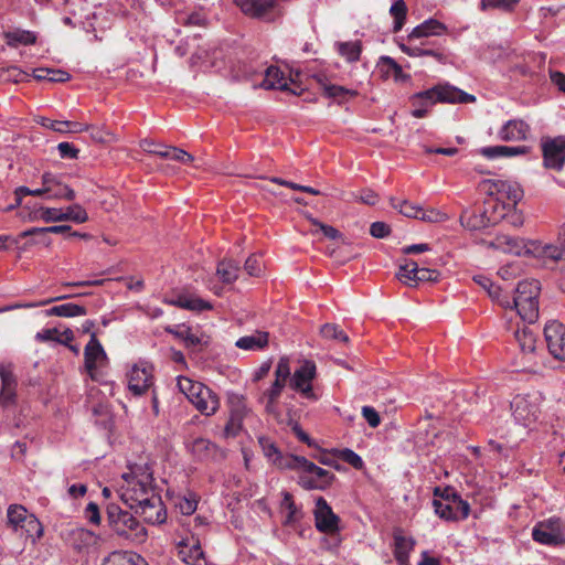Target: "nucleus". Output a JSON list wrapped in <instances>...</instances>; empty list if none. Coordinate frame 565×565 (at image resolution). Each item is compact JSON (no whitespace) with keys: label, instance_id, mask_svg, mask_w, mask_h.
<instances>
[{"label":"nucleus","instance_id":"nucleus-1","mask_svg":"<svg viewBox=\"0 0 565 565\" xmlns=\"http://www.w3.org/2000/svg\"><path fill=\"white\" fill-rule=\"evenodd\" d=\"M541 284L536 279L520 281L509 308H515L524 322L532 324L539 319V295Z\"/></svg>","mask_w":565,"mask_h":565},{"label":"nucleus","instance_id":"nucleus-2","mask_svg":"<svg viewBox=\"0 0 565 565\" xmlns=\"http://www.w3.org/2000/svg\"><path fill=\"white\" fill-rule=\"evenodd\" d=\"M413 105L418 103L433 106L436 103L470 104L476 102V96L468 94L452 85L439 84L427 90L414 94L411 97Z\"/></svg>","mask_w":565,"mask_h":565},{"label":"nucleus","instance_id":"nucleus-3","mask_svg":"<svg viewBox=\"0 0 565 565\" xmlns=\"http://www.w3.org/2000/svg\"><path fill=\"white\" fill-rule=\"evenodd\" d=\"M107 521L109 526L121 536H134L137 540H143L147 535L146 529L128 511L119 505L111 503L107 507Z\"/></svg>","mask_w":565,"mask_h":565},{"label":"nucleus","instance_id":"nucleus-4","mask_svg":"<svg viewBox=\"0 0 565 565\" xmlns=\"http://www.w3.org/2000/svg\"><path fill=\"white\" fill-rule=\"evenodd\" d=\"M317 376V366L313 361L305 360L289 380V385L298 392L301 397L309 401H318L319 394L316 393L312 382Z\"/></svg>","mask_w":565,"mask_h":565},{"label":"nucleus","instance_id":"nucleus-5","mask_svg":"<svg viewBox=\"0 0 565 565\" xmlns=\"http://www.w3.org/2000/svg\"><path fill=\"white\" fill-rule=\"evenodd\" d=\"M124 478L126 480V486H122L121 488L120 498L131 510L139 504L149 501L151 494H156L150 484L149 476L146 477V480H140L134 476L126 475H124Z\"/></svg>","mask_w":565,"mask_h":565},{"label":"nucleus","instance_id":"nucleus-6","mask_svg":"<svg viewBox=\"0 0 565 565\" xmlns=\"http://www.w3.org/2000/svg\"><path fill=\"white\" fill-rule=\"evenodd\" d=\"M481 186L489 198L513 205H518L524 195L520 184L513 181L489 179L482 181Z\"/></svg>","mask_w":565,"mask_h":565},{"label":"nucleus","instance_id":"nucleus-7","mask_svg":"<svg viewBox=\"0 0 565 565\" xmlns=\"http://www.w3.org/2000/svg\"><path fill=\"white\" fill-rule=\"evenodd\" d=\"M532 537L535 542L543 545H563L565 544V524L558 518H551L539 522L533 527Z\"/></svg>","mask_w":565,"mask_h":565},{"label":"nucleus","instance_id":"nucleus-8","mask_svg":"<svg viewBox=\"0 0 565 565\" xmlns=\"http://www.w3.org/2000/svg\"><path fill=\"white\" fill-rule=\"evenodd\" d=\"M334 479L332 472L308 460L303 471L298 475V484L305 490H326Z\"/></svg>","mask_w":565,"mask_h":565},{"label":"nucleus","instance_id":"nucleus-9","mask_svg":"<svg viewBox=\"0 0 565 565\" xmlns=\"http://www.w3.org/2000/svg\"><path fill=\"white\" fill-rule=\"evenodd\" d=\"M542 152L544 167L561 171L565 163V137L543 138Z\"/></svg>","mask_w":565,"mask_h":565},{"label":"nucleus","instance_id":"nucleus-10","mask_svg":"<svg viewBox=\"0 0 565 565\" xmlns=\"http://www.w3.org/2000/svg\"><path fill=\"white\" fill-rule=\"evenodd\" d=\"M544 338L550 353L558 360L565 361V326L557 320L546 322Z\"/></svg>","mask_w":565,"mask_h":565},{"label":"nucleus","instance_id":"nucleus-11","mask_svg":"<svg viewBox=\"0 0 565 565\" xmlns=\"http://www.w3.org/2000/svg\"><path fill=\"white\" fill-rule=\"evenodd\" d=\"M435 513L446 521H461L468 518L470 505L461 497L449 501H433Z\"/></svg>","mask_w":565,"mask_h":565},{"label":"nucleus","instance_id":"nucleus-12","mask_svg":"<svg viewBox=\"0 0 565 565\" xmlns=\"http://www.w3.org/2000/svg\"><path fill=\"white\" fill-rule=\"evenodd\" d=\"M316 527L318 531L328 534H334L339 531V516L332 511L324 498L319 497L316 500L313 511Z\"/></svg>","mask_w":565,"mask_h":565},{"label":"nucleus","instance_id":"nucleus-13","mask_svg":"<svg viewBox=\"0 0 565 565\" xmlns=\"http://www.w3.org/2000/svg\"><path fill=\"white\" fill-rule=\"evenodd\" d=\"M511 408L514 419L523 426H529L537 419L539 407L530 396H515L511 402Z\"/></svg>","mask_w":565,"mask_h":565},{"label":"nucleus","instance_id":"nucleus-14","mask_svg":"<svg viewBox=\"0 0 565 565\" xmlns=\"http://www.w3.org/2000/svg\"><path fill=\"white\" fill-rule=\"evenodd\" d=\"M500 216L490 213V210L483 206L473 211H465L460 216V222L470 231H479L500 222Z\"/></svg>","mask_w":565,"mask_h":565},{"label":"nucleus","instance_id":"nucleus-15","mask_svg":"<svg viewBox=\"0 0 565 565\" xmlns=\"http://www.w3.org/2000/svg\"><path fill=\"white\" fill-rule=\"evenodd\" d=\"M179 556L189 565H209L200 541L194 535L182 539L178 543Z\"/></svg>","mask_w":565,"mask_h":565},{"label":"nucleus","instance_id":"nucleus-16","mask_svg":"<svg viewBox=\"0 0 565 565\" xmlns=\"http://www.w3.org/2000/svg\"><path fill=\"white\" fill-rule=\"evenodd\" d=\"M134 510L145 522L150 524H161L167 518L162 500L158 494H151L149 501L139 504Z\"/></svg>","mask_w":565,"mask_h":565},{"label":"nucleus","instance_id":"nucleus-17","mask_svg":"<svg viewBox=\"0 0 565 565\" xmlns=\"http://www.w3.org/2000/svg\"><path fill=\"white\" fill-rule=\"evenodd\" d=\"M42 184L44 191H46V199H64L73 201L75 199V192L67 184L62 182V179L52 174L44 173L42 175Z\"/></svg>","mask_w":565,"mask_h":565},{"label":"nucleus","instance_id":"nucleus-18","mask_svg":"<svg viewBox=\"0 0 565 565\" xmlns=\"http://www.w3.org/2000/svg\"><path fill=\"white\" fill-rule=\"evenodd\" d=\"M393 554L398 565H411L409 554L416 545L415 539L404 535L402 529H395L393 532Z\"/></svg>","mask_w":565,"mask_h":565},{"label":"nucleus","instance_id":"nucleus-19","mask_svg":"<svg viewBox=\"0 0 565 565\" xmlns=\"http://www.w3.org/2000/svg\"><path fill=\"white\" fill-rule=\"evenodd\" d=\"M152 146H154V140L151 139H143L140 142V147L145 152L157 154L162 159H170L182 163H190L194 160L192 154L180 148L169 146L164 147L163 150H157L152 149Z\"/></svg>","mask_w":565,"mask_h":565},{"label":"nucleus","instance_id":"nucleus-20","mask_svg":"<svg viewBox=\"0 0 565 565\" xmlns=\"http://www.w3.org/2000/svg\"><path fill=\"white\" fill-rule=\"evenodd\" d=\"M490 246L503 253L514 254L518 256L531 253V249L527 247L524 239L507 234H498L491 241Z\"/></svg>","mask_w":565,"mask_h":565},{"label":"nucleus","instance_id":"nucleus-21","mask_svg":"<svg viewBox=\"0 0 565 565\" xmlns=\"http://www.w3.org/2000/svg\"><path fill=\"white\" fill-rule=\"evenodd\" d=\"M190 402L201 414L205 416L215 414L220 407V399L217 395L205 385H203L202 390L195 393Z\"/></svg>","mask_w":565,"mask_h":565},{"label":"nucleus","instance_id":"nucleus-22","mask_svg":"<svg viewBox=\"0 0 565 565\" xmlns=\"http://www.w3.org/2000/svg\"><path fill=\"white\" fill-rule=\"evenodd\" d=\"M152 385V374L147 367L135 365L128 374V388L136 395H142Z\"/></svg>","mask_w":565,"mask_h":565},{"label":"nucleus","instance_id":"nucleus-23","mask_svg":"<svg viewBox=\"0 0 565 565\" xmlns=\"http://www.w3.org/2000/svg\"><path fill=\"white\" fill-rule=\"evenodd\" d=\"M85 366L89 373L97 369L98 364L106 361V352L104 351L100 342L98 341L96 333H90V340L84 349Z\"/></svg>","mask_w":565,"mask_h":565},{"label":"nucleus","instance_id":"nucleus-24","mask_svg":"<svg viewBox=\"0 0 565 565\" xmlns=\"http://www.w3.org/2000/svg\"><path fill=\"white\" fill-rule=\"evenodd\" d=\"M241 11L256 19L264 18L275 7V0H234Z\"/></svg>","mask_w":565,"mask_h":565},{"label":"nucleus","instance_id":"nucleus-25","mask_svg":"<svg viewBox=\"0 0 565 565\" xmlns=\"http://www.w3.org/2000/svg\"><path fill=\"white\" fill-rule=\"evenodd\" d=\"M269 343V333L263 330H256L252 334L241 337L235 342L238 349L245 351H262Z\"/></svg>","mask_w":565,"mask_h":565},{"label":"nucleus","instance_id":"nucleus-26","mask_svg":"<svg viewBox=\"0 0 565 565\" xmlns=\"http://www.w3.org/2000/svg\"><path fill=\"white\" fill-rule=\"evenodd\" d=\"M529 125L523 120H509L499 131V137L503 141H520L526 139Z\"/></svg>","mask_w":565,"mask_h":565},{"label":"nucleus","instance_id":"nucleus-27","mask_svg":"<svg viewBox=\"0 0 565 565\" xmlns=\"http://www.w3.org/2000/svg\"><path fill=\"white\" fill-rule=\"evenodd\" d=\"M316 79L323 89L324 95L328 98L338 100L340 104L358 95L356 90L348 89L339 85L329 84L323 75H317Z\"/></svg>","mask_w":565,"mask_h":565},{"label":"nucleus","instance_id":"nucleus-28","mask_svg":"<svg viewBox=\"0 0 565 565\" xmlns=\"http://www.w3.org/2000/svg\"><path fill=\"white\" fill-rule=\"evenodd\" d=\"M445 30L446 26L441 22L435 19H428L413 29V31L407 36V41L413 42L415 40L430 35H440L445 32Z\"/></svg>","mask_w":565,"mask_h":565},{"label":"nucleus","instance_id":"nucleus-29","mask_svg":"<svg viewBox=\"0 0 565 565\" xmlns=\"http://www.w3.org/2000/svg\"><path fill=\"white\" fill-rule=\"evenodd\" d=\"M262 87L265 89H289L284 73L277 66H269L266 68Z\"/></svg>","mask_w":565,"mask_h":565},{"label":"nucleus","instance_id":"nucleus-30","mask_svg":"<svg viewBox=\"0 0 565 565\" xmlns=\"http://www.w3.org/2000/svg\"><path fill=\"white\" fill-rule=\"evenodd\" d=\"M103 565H146L145 559L131 552H113Z\"/></svg>","mask_w":565,"mask_h":565},{"label":"nucleus","instance_id":"nucleus-31","mask_svg":"<svg viewBox=\"0 0 565 565\" xmlns=\"http://www.w3.org/2000/svg\"><path fill=\"white\" fill-rule=\"evenodd\" d=\"M527 152V148L525 146H493L486 147L481 149V153L487 158H497V157H513L519 154H524Z\"/></svg>","mask_w":565,"mask_h":565},{"label":"nucleus","instance_id":"nucleus-32","mask_svg":"<svg viewBox=\"0 0 565 565\" xmlns=\"http://www.w3.org/2000/svg\"><path fill=\"white\" fill-rule=\"evenodd\" d=\"M377 67L383 77L393 76L395 81H404L408 78V76L403 73L402 66L390 56H382Z\"/></svg>","mask_w":565,"mask_h":565},{"label":"nucleus","instance_id":"nucleus-33","mask_svg":"<svg viewBox=\"0 0 565 565\" xmlns=\"http://www.w3.org/2000/svg\"><path fill=\"white\" fill-rule=\"evenodd\" d=\"M514 338L523 352H534L536 348V334L529 326L518 328L514 331Z\"/></svg>","mask_w":565,"mask_h":565},{"label":"nucleus","instance_id":"nucleus-34","mask_svg":"<svg viewBox=\"0 0 565 565\" xmlns=\"http://www.w3.org/2000/svg\"><path fill=\"white\" fill-rule=\"evenodd\" d=\"M45 313L47 317L56 316V317L72 318V317L85 316L87 313V310L84 306L68 302V303H62V305L54 306V307L47 309Z\"/></svg>","mask_w":565,"mask_h":565},{"label":"nucleus","instance_id":"nucleus-35","mask_svg":"<svg viewBox=\"0 0 565 565\" xmlns=\"http://www.w3.org/2000/svg\"><path fill=\"white\" fill-rule=\"evenodd\" d=\"M71 226L68 225H53L49 227H32L21 233L22 237L40 235L42 237L41 242L45 245L50 244V238L47 237L49 233L53 234H63L71 232Z\"/></svg>","mask_w":565,"mask_h":565},{"label":"nucleus","instance_id":"nucleus-36","mask_svg":"<svg viewBox=\"0 0 565 565\" xmlns=\"http://www.w3.org/2000/svg\"><path fill=\"white\" fill-rule=\"evenodd\" d=\"M217 275L225 284H231L238 278L239 266L233 259H223L217 265Z\"/></svg>","mask_w":565,"mask_h":565},{"label":"nucleus","instance_id":"nucleus-37","mask_svg":"<svg viewBox=\"0 0 565 565\" xmlns=\"http://www.w3.org/2000/svg\"><path fill=\"white\" fill-rule=\"evenodd\" d=\"M72 535L74 539V547L78 551L96 545L99 539L94 532L83 527L73 530Z\"/></svg>","mask_w":565,"mask_h":565},{"label":"nucleus","instance_id":"nucleus-38","mask_svg":"<svg viewBox=\"0 0 565 565\" xmlns=\"http://www.w3.org/2000/svg\"><path fill=\"white\" fill-rule=\"evenodd\" d=\"M307 461L308 459L302 456L280 454V456H278V459L274 465L280 469L296 470L299 475L303 471Z\"/></svg>","mask_w":565,"mask_h":565},{"label":"nucleus","instance_id":"nucleus-39","mask_svg":"<svg viewBox=\"0 0 565 565\" xmlns=\"http://www.w3.org/2000/svg\"><path fill=\"white\" fill-rule=\"evenodd\" d=\"M416 274L417 263L407 260L404 265H399L398 271L396 273V278L409 287H415Z\"/></svg>","mask_w":565,"mask_h":565},{"label":"nucleus","instance_id":"nucleus-40","mask_svg":"<svg viewBox=\"0 0 565 565\" xmlns=\"http://www.w3.org/2000/svg\"><path fill=\"white\" fill-rule=\"evenodd\" d=\"M188 447L190 451L201 460L207 458L210 454L215 450V445L202 437L195 438Z\"/></svg>","mask_w":565,"mask_h":565},{"label":"nucleus","instance_id":"nucleus-41","mask_svg":"<svg viewBox=\"0 0 565 565\" xmlns=\"http://www.w3.org/2000/svg\"><path fill=\"white\" fill-rule=\"evenodd\" d=\"M390 14L394 18L393 32L401 31L407 15V7L404 0L395 1L390 8Z\"/></svg>","mask_w":565,"mask_h":565},{"label":"nucleus","instance_id":"nucleus-42","mask_svg":"<svg viewBox=\"0 0 565 565\" xmlns=\"http://www.w3.org/2000/svg\"><path fill=\"white\" fill-rule=\"evenodd\" d=\"M243 416V409L236 408L232 411L230 419L224 428V437L233 438L238 435L242 429Z\"/></svg>","mask_w":565,"mask_h":565},{"label":"nucleus","instance_id":"nucleus-43","mask_svg":"<svg viewBox=\"0 0 565 565\" xmlns=\"http://www.w3.org/2000/svg\"><path fill=\"white\" fill-rule=\"evenodd\" d=\"M6 39H7V43L11 46L17 45V44H23V45L34 44L36 41L35 34L31 31H25V30H15V31L7 32Z\"/></svg>","mask_w":565,"mask_h":565},{"label":"nucleus","instance_id":"nucleus-44","mask_svg":"<svg viewBox=\"0 0 565 565\" xmlns=\"http://www.w3.org/2000/svg\"><path fill=\"white\" fill-rule=\"evenodd\" d=\"M7 516L9 524L17 531L21 529L30 514L22 505H11L8 509Z\"/></svg>","mask_w":565,"mask_h":565},{"label":"nucleus","instance_id":"nucleus-45","mask_svg":"<svg viewBox=\"0 0 565 565\" xmlns=\"http://www.w3.org/2000/svg\"><path fill=\"white\" fill-rule=\"evenodd\" d=\"M338 52L348 62H356L360 58L361 44L360 42H341L338 43Z\"/></svg>","mask_w":565,"mask_h":565},{"label":"nucleus","instance_id":"nucleus-46","mask_svg":"<svg viewBox=\"0 0 565 565\" xmlns=\"http://www.w3.org/2000/svg\"><path fill=\"white\" fill-rule=\"evenodd\" d=\"M392 207L397 210L402 215L411 218H417L420 213V207L415 205L407 200L399 201L395 198H391L390 200Z\"/></svg>","mask_w":565,"mask_h":565},{"label":"nucleus","instance_id":"nucleus-47","mask_svg":"<svg viewBox=\"0 0 565 565\" xmlns=\"http://www.w3.org/2000/svg\"><path fill=\"white\" fill-rule=\"evenodd\" d=\"M32 220H41L46 223L62 222V210L41 206L32 213Z\"/></svg>","mask_w":565,"mask_h":565},{"label":"nucleus","instance_id":"nucleus-48","mask_svg":"<svg viewBox=\"0 0 565 565\" xmlns=\"http://www.w3.org/2000/svg\"><path fill=\"white\" fill-rule=\"evenodd\" d=\"M520 0H481L480 9L483 11L488 10H500L504 12L512 11Z\"/></svg>","mask_w":565,"mask_h":565},{"label":"nucleus","instance_id":"nucleus-49","mask_svg":"<svg viewBox=\"0 0 565 565\" xmlns=\"http://www.w3.org/2000/svg\"><path fill=\"white\" fill-rule=\"evenodd\" d=\"M88 220L87 212L79 204H73L66 207L65 211H62V222L63 221H72L75 223H84Z\"/></svg>","mask_w":565,"mask_h":565},{"label":"nucleus","instance_id":"nucleus-50","mask_svg":"<svg viewBox=\"0 0 565 565\" xmlns=\"http://www.w3.org/2000/svg\"><path fill=\"white\" fill-rule=\"evenodd\" d=\"M203 383L194 382L185 376H179L177 381V386L181 393H183L189 401L193 398L195 393L203 387Z\"/></svg>","mask_w":565,"mask_h":565},{"label":"nucleus","instance_id":"nucleus-51","mask_svg":"<svg viewBox=\"0 0 565 565\" xmlns=\"http://www.w3.org/2000/svg\"><path fill=\"white\" fill-rule=\"evenodd\" d=\"M281 508L286 509L288 511L286 521H285L286 524H292L301 518L300 510L296 507L292 495L288 492H286L284 494Z\"/></svg>","mask_w":565,"mask_h":565},{"label":"nucleus","instance_id":"nucleus-52","mask_svg":"<svg viewBox=\"0 0 565 565\" xmlns=\"http://www.w3.org/2000/svg\"><path fill=\"white\" fill-rule=\"evenodd\" d=\"M21 530H23L26 533V535L32 539V542H35V540L40 539L43 534L42 524L32 514H30V516L23 523Z\"/></svg>","mask_w":565,"mask_h":565},{"label":"nucleus","instance_id":"nucleus-53","mask_svg":"<svg viewBox=\"0 0 565 565\" xmlns=\"http://www.w3.org/2000/svg\"><path fill=\"white\" fill-rule=\"evenodd\" d=\"M321 334L326 339L338 340L347 343L349 341V337L340 329L339 326L333 323H326L321 327Z\"/></svg>","mask_w":565,"mask_h":565},{"label":"nucleus","instance_id":"nucleus-54","mask_svg":"<svg viewBox=\"0 0 565 565\" xmlns=\"http://www.w3.org/2000/svg\"><path fill=\"white\" fill-rule=\"evenodd\" d=\"M258 444H259L265 457L269 461L275 463L278 459V456H280V454H281L278 450V448L276 447V445L268 437H265V436L258 437Z\"/></svg>","mask_w":565,"mask_h":565},{"label":"nucleus","instance_id":"nucleus-55","mask_svg":"<svg viewBox=\"0 0 565 565\" xmlns=\"http://www.w3.org/2000/svg\"><path fill=\"white\" fill-rule=\"evenodd\" d=\"M449 217L446 213L436 210V209H423L420 207V213L418 214L417 220L428 222V223H441L447 221Z\"/></svg>","mask_w":565,"mask_h":565},{"label":"nucleus","instance_id":"nucleus-56","mask_svg":"<svg viewBox=\"0 0 565 565\" xmlns=\"http://www.w3.org/2000/svg\"><path fill=\"white\" fill-rule=\"evenodd\" d=\"M244 269L249 276L259 277L264 271L260 256L256 254L250 255L245 262Z\"/></svg>","mask_w":565,"mask_h":565},{"label":"nucleus","instance_id":"nucleus-57","mask_svg":"<svg viewBox=\"0 0 565 565\" xmlns=\"http://www.w3.org/2000/svg\"><path fill=\"white\" fill-rule=\"evenodd\" d=\"M337 455L339 459L345 461L355 469H361L363 467L362 458L349 448L337 450Z\"/></svg>","mask_w":565,"mask_h":565},{"label":"nucleus","instance_id":"nucleus-58","mask_svg":"<svg viewBox=\"0 0 565 565\" xmlns=\"http://www.w3.org/2000/svg\"><path fill=\"white\" fill-rule=\"evenodd\" d=\"M184 309L201 312L204 310L212 309V305L200 297L188 295L186 303H184Z\"/></svg>","mask_w":565,"mask_h":565},{"label":"nucleus","instance_id":"nucleus-59","mask_svg":"<svg viewBox=\"0 0 565 565\" xmlns=\"http://www.w3.org/2000/svg\"><path fill=\"white\" fill-rule=\"evenodd\" d=\"M509 224L514 227H520L524 223L523 213L516 207V205L510 204L505 211L504 218Z\"/></svg>","mask_w":565,"mask_h":565},{"label":"nucleus","instance_id":"nucleus-60","mask_svg":"<svg viewBox=\"0 0 565 565\" xmlns=\"http://www.w3.org/2000/svg\"><path fill=\"white\" fill-rule=\"evenodd\" d=\"M315 458L318 460V462H320L323 466L332 467L335 470L342 469L341 465L338 461L339 458L337 455V450H333L331 452L322 451L320 455L316 456Z\"/></svg>","mask_w":565,"mask_h":565},{"label":"nucleus","instance_id":"nucleus-61","mask_svg":"<svg viewBox=\"0 0 565 565\" xmlns=\"http://www.w3.org/2000/svg\"><path fill=\"white\" fill-rule=\"evenodd\" d=\"M484 206L490 210V213H493L494 215H501V221L504 218L505 211L510 206V203L498 201L495 198H490L484 202Z\"/></svg>","mask_w":565,"mask_h":565},{"label":"nucleus","instance_id":"nucleus-62","mask_svg":"<svg viewBox=\"0 0 565 565\" xmlns=\"http://www.w3.org/2000/svg\"><path fill=\"white\" fill-rule=\"evenodd\" d=\"M460 497L459 493L452 487L434 489V501H449Z\"/></svg>","mask_w":565,"mask_h":565},{"label":"nucleus","instance_id":"nucleus-63","mask_svg":"<svg viewBox=\"0 0 565 565\" xmlns=\"http://www.w3.org/2000/svg\"><path fill=\"white\" fill-rule=\"evenodd\" d=\"M310 222L318 227L322 234L330 239L342 238V234L333 226L327 225L324 223L319 222L316 218L310 217Z\"/></svg>","mask_w":565,"mask_h":565},{"label":"nucleus","instance_id":"nucleus-64","mask_svg":"<svg viewBox=\"0 0 565 565\" xmlns=\"http://www.w3.org/2000/svg\"><path fill=\"white\" fill-rule=\"evenodd\" d=\"M275 376L276 379L286 381L291 377L290 366H289V359L286 356H282L279 359L276 370H275Z\"/></svg>","mask_w":565,"mask_h":565}]
</instances>
